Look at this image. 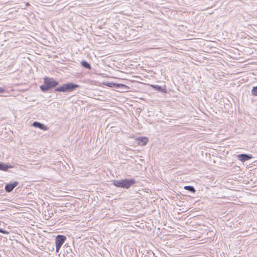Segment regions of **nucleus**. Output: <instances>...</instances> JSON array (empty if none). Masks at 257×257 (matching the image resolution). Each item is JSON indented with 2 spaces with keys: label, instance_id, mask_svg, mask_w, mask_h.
Instances as JSON below:
<instances>
[{
  "label": "nucleus",
  "instance_id": "f257e3e1",
  "mask_svg": "<svg viewBox=\"0 0 257 257\" xmlns=\"http://www.w3.org/2000/svg\"><path fill=\"white\" fill-rule=\"evenodd\" d=\"M59 82L53 78L45 77L44 79V84L40 86L43 91H46L50 88H54L58 85Z\"/></svg>",
  "mask_w": 257,
  "mask_h": 257
},
{
  "label": "nucleus",
  "instance_id": "f03ea898",
  "mask_svg": "<svg viewBox=\"0 0 257 257\" xmlns=\"http://www.w3.org/2000/svg\"><path fill=\"white\" fill-rule=\"evenodd\" d=\"M135 183L134 179H123L121 180H114L113 184L117 187L125 189L129 188Z\"/></svg>",
  "mask_w": 257,
  "mask_h": 257
},
{
  "label": "nucleus",
  "instance_id": "7ed1b4c3",
  "mask_svg": "<svg viewBox=\"0 0 257 257\" xmlns=\"http://www.w3.org/2000/svg\"><path fill=\"white\" fill-rule=\"evenodd\" d=\"M79 86L77 84H73L71 83H67L64 84L58 88H57L55 89V91H60V92H70L76 88L79 87Z\"/></svg>",
  "mask_w": 257,
  "mask_h": 257
},
{
  "label": "nucleus",
  "instance_id": "20e7f679",
  "mask_svg": "<svg viewBox=\"0 0 257 257\" xmlns=\"http://www.w3.org/2000/svg\"><path fill=\"white\" fill-rule=\"evenodd\" d=\"M66 240V237L65 236L63 235H58L56 237L55 239V244H56V251L58 252L60 250V249L64 243V242Z\"/></svg>",
  "mask_w": 257,
  "mask_h": 257
},
{
  "label": "nucleus",
  "instance_id": "39448f33",
  "mask_svg": "<svg viewBox=\"0 0 257 257\" xmlns=\"http://www.w3.org/2000/svg\"><path fill=\"white\" fill-rule=\"evenodd\" d=\"M103 84L109 87H115L117 88H122L126 90V92L128 91V90L130 89V87L128 86L123 84H117L113 82H103Z\"/></svg>",
  "mask_w": 257,
  "mask_h": 257
},
{
  "label": "nucleus",
  "instance_id": "423d86ee",
  "mask_svg": "<svg viewBox=\"0 0 257 257\" xmlns=\"http://www.w3.org/2000/svg\"><path fill=\"white\" fill-rule=\"evenodd\" d=\"M237 158L241 162H244L250 159H251L252 156L251 155H247L246 154H240L237 156Z\"/></svg>",
  "mask_w": 257,
  "mask_h": 257
},
{
  "label": "nucleus",
  "instance_id": "0eeeda50",
  "mask_svg": "<svg viewBox=\"0 0 257 257\" xmlns=\"http://www.w3.org/2000/svg\"><path fill=\"white\" fill-rule=\"evenodd\" d=\"M17 185L18 183L17 182H15L12 184H7L5 186V190L7 192H10L17 186Z\"/></svg>",
  "mask_w": 257,
  "mask_h": 257
},
{
  "label": "nucleus",
  "instance_id": "6e6552de",
  "mask_svg": "<svg viewBox=\"0 0 257 257\" xmlns=\"http://www.w3.org/2000/svg\"><path fill=\"white\" fill-rule=\"evenodd\" d=\"M139 140V145L141 146H145L148 142V139L147 137H141L138 139Z\"/></svg>",
  "mask_w": 257,
  "mask_h": 257
},
{
  "label": "nucleus",
  "instance_id": "1a4fd4ad",
  "mask_svg": "<svg viewBox=\"0 0 257 257\" xmlns=\"http://www.w3.org/2000/svg\"><path fill=\"white\" fill-rule=\"evenodd\" d=\"M33 126L38 127L40 129L44 130V131L47 130L48 129L47 127L46 126H45L44 124H41L38 122H33Z\"/></svg>",
  "mask_w": 257,
  "mask_h": 257
},
{
  "label": "nucleus",
  "instance_id": "9d476101",
  "mask_svg": "<svg viewBox=\"0 0 257 257\" xmlns=\"http://www.w3.org/2000/svg\"><path fill=\"white\" fill-rule=\"evenodd\" d=\"M12 168V166L11 165H8L0 162V170L7 171L8 169Z\"/></svg>",
  "mask_w": 257,
  "mask_h": 257
},
{
  "label": "nucleus",
  "instance_id": "9b49d317",
  "mask_svg": "<svg viewBox=\"0 0 257 257\" xmlns=\"http://www.w3.org/2000/svg\"><path fill=\"white\" fill-rule=\"evenodd\" d=\"M152 88L155 89V90H157L158 91H162V92H166L165 89H162L161 86L159 85H151Z\"/></svg>",
  "mask_w": 257,
  "mask_h": 257
},
{
  "label": "nucleus",
  "instance_id": "f8f14e48",
  "mask_svg": "<svg viewBox=\"0 0 257 257\" xmlns=\"http://www.w3.org/2000/svg\"><path fill=\"white\" fill-rule=\"evenodd\" d=\"M81 65L84 68H87L88 69H91L90 65L85 61H82L81 62Z\"/></svg>",
  "mask_w": 257,
  "mask_h": 257
},
{
  "label": "nucleus",
  "instance_id": "ddd939ff",
  "mask_svg": "<svg viewBox=\"0 0 257 257\" xmlns=\"http://www.w3.org/2000/svg\"><path fill=\"white\" fill-rule=\"evenodd\" d=\"M184 188L185 190H188L193 193H194L195 192V189H194V188L190 186H186L184 187Z\"/></svg>",
  "mask_w": 257,
  "mask_h": 257
},
{
  "label": "nucleus",
  "instance_id": "4468645a",
  "mask_svg": "<svg viewBox=\"0 0 257 257\" xmlns=\"http://www.w3.org/2000/svg\"><path fill=\"white\" fill-rule=\"evenodd\" d=\"M251 92L252 95L257 96V86L253 87Z\"/></svg>",
  "mask_w": 257,
  "mask_h": 257
},
{
  "label": "nucleus",
  "instance_id": "2eb2a0df",
  "mask_svg": "<svg viewBox=\"0 0 257 257\" xmlns=\"http://www.w3.org/2000/svg\"><path fill=\"white\" fill-rule=\"evenodd\" d=\"M0 232L5 234H8L9 232L6 230H4L3 229L0 228Z\"/></svg>",
  "mask_w": 257,
  "mask_h": 257
},
{
  "label": "nucleus",
  "instance_id": "dca6fc26",
  "mask_svg": "<svg viewBox=\"0 0 257 257\" xmlns=\"http://www.w3.org/2000/svg\"><path fill=\"white\" fill-rule=\"evenodd\" d=\"M4 92V89L2 87H0V93H3Z\"/></svg>",
  "mask_w": 257,
  "mask_h": 257
}]
</instances>
